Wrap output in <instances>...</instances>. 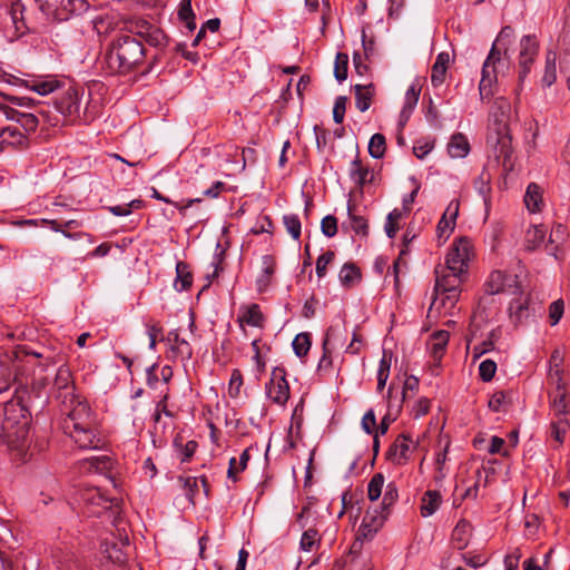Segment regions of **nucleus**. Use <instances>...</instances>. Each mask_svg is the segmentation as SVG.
I'll use <instances>...</instances> for the list:
<instances>
[{
  "label": "nucleus",
  "mask_w": 570,
  "mask_h": 570,
  "mask_svg": "<svg viewBox=\"0 0 570 570\" xmlns=\"http://www.w3.org/2000/svg\"><path fill=\"white\" fill-rule=\"evenodd\" d=\"M0 439L12 450L23 453L29 446L31 413L20 400L6 402L0 409Z\"/></svg>",
  "instance_id": "obj_1"
},
{
  "label": "nucleus",
  "mask_w": 570,
  "mask_h": 570,
  "mask_svg": "<svg viewBox=\"0 0 570 570\" xmlns=\"http://www.w3.org/2000/svg\"><path fill=\"white\" fill-rule=\"evenodd\" d=\"M145 56L139 40L130 35H120L107 49L104 66L110 75H127L144 61Z\"/></svg>",
  "instance_id": "obj_2"
},
{
  "label": "nucleus",
  "mask_w": 570,
  "mask_h": 570,
  "mask_svg": "<svg viewBox=\"0 0 570 570\" xmlns=\"http://www.w3.org/2000/svg\"><path fill=\"white\" fill-rule=\"evenodd\" d=\"M513 36L514 30L512 27H503L483 62L479 83L482 100L490 99L493 96V87L498 81V76L508 66V50L512 43Z\"/></svg>",
  "instance_id": "obj_3"
},
{
  "label": "nucleus",
  "mask_w": 570,
  "mask_h": 570,
  "mask_svg": "<svg viewBox=\"0 0 570 570\" xmlns=\"http://www.w3.org/2000/svg\"><path fill=\"white\" fill-rule=\"evenodd\" d=\"M435 298L433 299L430 311L435 309L441 313L450 312L460 298V286L466 273H459L448 267L438 265L435 267Z\"/></svg>",
  "instance_id": "obj_4"
},
{
  "label": "nucleus",
  "mask_w": 570,
  "mask_h": 570,
  "mask_svg": "<svg viewBox=\"0 0 570 570\" xmlns=\"http://www.w3.org/2000/svg\"><path fill=\"white\" fill-rule=\"evenodd\" d=\"M399 499L397 487L394 482L385 485L381 510H367L363 517L360 532L363 537L367 538L376 533L384 524L385 520L391 513V508Z\"/></svg>",
  "instance_id": "obj_5"
},
{
  "label": "nucleus",
  "mask_w": 570,
  "mask_h": 570,
  "mask_svg": "<svg viewBox=\"0 0 570 570\" xmlns=\"http://www.w3.org/2000/svg\"><path fill=\"white\" fill-rule=\"evenodd\" d=\"M42 13L55 21H66L89 9L87 0H35Z\"/></svg>",
  "instance_id": "obj_6"
},
{
  "label": "nucleus",
  "mask_w": 570,
  "mask_h": 570,
  "mask_svg": "<svg viewBox=\"0 0 570 570\" xmlns=\"http://www.w3.org/2000/svg\"><path fill=\"white\" fill-rule=\"evenodd\" d=\"M26 356L24 352L0 347V394L18 380Z\"/></svg>",
  "instance_id": "obj_7"
},
{
  "label": "nucleus",
  "mask_w": 570,
  "mask_h": 570,
  "mask_svg": "<svg viewBox=\"0 0 570 570\" xmlns=\"http://www.w3.org/2000/svg\"><path fill=\"white\" fill-rule=\"evenodd\" d=\"M488 142L494 148V156L501 164L504 171H511L513 169L512 161V137L508 125L503 121L497 122L494 134L488 136Z\"/></svg>",
  "instance_id": "obj_8"
},
{
  "label": "nucleus",
  "mask_w": 570,
  "mask_h": 570,
  "mask_svg": "<svg viewBox=\"0 0 570 570\" xmlns=\"http://www.w3.org/2000/svg\"><path fill=\"white\" fill-rule=\"evenodd\" d=\"M81 95L75 88H69L61 98L55 101V108L70 121L81 120L89 122L94 119V114L89 111L88 106L81 108Z\"/></svg>",
  "instance_id": "obj_9"
},
{
  "label": "nucleus",
  "mask_w": 570,
  "mask_h": 570,
  "mask_svg": "<svg viewBox=\"0 0 570 570\" xmlns=\"http://www.w3.org/2000/svg\"><path fill=\"white\" fill-rule=\"evenodd\" d=\"M51 394L62 404L76 402V386L70 368L61 365L56 372L51 383Z\"/></svg>",
  "instance_id": "obj_10"
},
{
  "label": "nucleus",
  "mask_w": 570,
  "mask_h": 570,
  "mask_svg": "<svg viewBox=\"0 0 570 570\" xmlns=\"http://www.w3.org/2000/svg\"><path fill=\"white\" fill-rule=\"evenodd\" d=\"M68 409L67 416L62 421V430L68 431L69 429H77V426H88L94 424V417L91 409L87 402L81 401L79 396H76L73 404H63Z\"/></svg>",
  "instance_id": "obj_11"
},
{
  "label": "nucleus",
  "mask_w": 570,
  "mask_h": 570,
  "mask_svg": "<svg viewBox=\"0 0 570 570\" xmlns=\"http://www.w3.org/2000/svg\"><path fill=\"white\" fill-rule=\"evenodd\" d=\"M266 395L275 404L284 406L289 399V385L286 380V371L283 367H275L268 383H266Z\"/></svg>",
  "instance_id": "obj_12"
},
{
  "label": "nucleus",
  "mask_w": 570,
  "mask_h": 570,
  "mask_svg": "<svg viewBox=\"0 0 570 570\" xmlns=\"http://www.w3.org/2000/svg\"><path fill=\"white\" fill-rule=\"evenodd\" d=\"M471 248V242L465 237L454 242L445 257L444 266L454 272L466 273Z\"/></svg>",
  "instance_id": "obj_13"
},
{
  "label": "nucleus",
  "mask_w": 570,
  "mask_h": 570,
  "mask_svg": "<svg viewBox=\"0 0 570 570\" xmlns=\"http://www.w3.org/2000/svg\"><path fill=\"white\" fill-rule=\"evenodd\" d=\"M13 83L30 89L40 96H47L62 86V82L55 76H28L27 78H14Z\"/></svg>",
  "instance_id": "obj_14"
},
{
  "label": "nucleus",
  "mask_w": 570,
  "mask_h": 570,
  "mask_svg": "<svg viewBox=\"0 0 570 570\" xmlns=\"http://www.w3.org/2000/svg\"><path fill=\"white\" fill-rule=\"evenodd\" d=\"M539 52V42L535 36L527 35L521 38L520 41V55H519V78L523 80L531 70V67Z\"/></svg>",
  "instance_id": "obj_15"
},
{
  "label": "nucleus",
  "mask_w": 570,
  "mask_h": 570,
  "mask_svg": "<svg viewBox=\"0 0 570 570\" xmlns=\"http://www.w3.org/2000/svg\"><path fill=\"white\" fill-rule=\"evenodd\" d=\"M485 291L491 295L499 293L518 294L520 286L515 275H508L501 271H494L490 274L485 283Z\"/></svg>",
  "instance_id": "obj_16"
},
{
  "label": "nucleus",
  "mask_w": 570,
  "mask_h": 570,
  "mask_svg": "<svg viewBox=\"0 0 570 570\" xmlns=\"http://www.w3.org/2000/svg\"><path fill=\"white\" fill-rule=\"evenodd\" d=\"M63 432L72 439L79 449L82 450L100 449L104 444V441L97 433L94 424L88 426H77V429H69Z\"/></svg>",
  "instance_id": "obj_17"
},
{
  "label": "nucleus",
  "mask_w": 570,
  "mask_h": 570,
  "mask_svg": "<svg viewBox=\"0 0 570 570\" xmlns=\"http://www.w3.org/2000/svg\"><path fill=\"white\" fill-rule=\"evenodd\" d=\"M0 111L8 120H12L23 128L26 135L36 131L39 125V118L36 112L20 110L4 104H0Z\"/></svg>",
  "instance_id": "obj_18"
},
{
  "label": "nucleus",
  "mask_w": 570,
  "mask_h": 570,
  "mask_svg": "<svg viewBox=\"0 0 570 570\" xmlns=\"http://www.w3.org/2000/svg\"><path fill=\"white\" fill-rule=\"evenodd\" d=\"M416 446L417 443L407 434H400L389 448L386 459L399 465L404 464Z\"/></svg>",
  "instance_id": "obj_19"
},
{
  "label": "nucleus",
  "mask_w": 570,
  "mask_h": 570,
  "mask_svg": "<svg viewBox=\"0 0 570 570\" xmlns=\"http://www.w3.org/2000/svg\"><path fill=\"white\" fill-rule=\"evenodd\" d=\"M8 146L16 148H26L28 146V136L16 125L0 130V151L4 150Z\"/></svg>",
  "instance_id": "obj_20"
},
{
  "label": "nucleus",
  "mask_w": 570,
  "mask_h": 570,
  "mask_svg": "<svg viewBox=\"0 0 570 570\" xmlns=\"http://www.w3.org/2000/svg\"><path fill=\"white\" fill-rule=\"evenodd\" d=\"M472 533L469 521L462 519L454 527L451 534V542L454 549L463 550L468 547Z\"/></svg>",
  "instance_id": "obj_21"
},
{
  "label": "nucleus",
  "mask_w": 570,
  "mask_h": 570,
  "mask_svg": "<svg viewBox=\"0 0 570 570\" xmlns=\"http://www.w3.org/2000/svg\"><path fill=\"white\" fill-rule=\"evenodd\" d=\"M450 62L451 57L449 52L442 51L436 56L431 71V82L433 87H439L445 81V75Z\"/></svg>",
  "instance_id": "obj_22"
},
{
  "label": "nucleus",
  "mask_w": 570,
  "mask_h": 570,
  "mask_svg": "<svg viewBox=\"0 0 570 570\" xmlns=\"http://www.w3.org/2000/svg\"><path fill=\"white\" fill-rule=\"evenodd\" d=\"M351 179L358 186L363 187L367 183H372L374 174L365 166H363L361 159L355 157L350 168Z\"/></svg>",
  "instance_id": "obj_23"
},
{
  "label": "nucleus",
  "mask_w": 570,
  "mask_h": 570,
  "mask_svg": "<svg viewBox=\"0 0 570 570\" xmlns=\"http://www.w3.org/2000/svg\"><path fill=\"white\" fill-rule=\"evenodd\" d=\"M354 92H355V99H356V108L361 112L366 111L371 107L372 99L375 95L374 85L373 83L355 85Z\"/></svg>",
  "instance_id": "obj_24"
},
{
  "label": "nucleus",
  "mask_w": 570,
  "mask_h": 570,
  "mask_svg": "<svg viewBox=\"0 0 570 570\" xmlns=\"http://www.w3.org/2000/svg\"><path fill=\"white\" fill-rule=\"evenodd\" d=\"M550 407L556 417H566L569 413L566 389L554 390L549 394Z\"/></svg>",
  "instance_id": "obj_25"
},
{
  "label": "nucleus",
  "mask_w": 570,
  "mask_h": 570,
  "mask_svg": "<svg viewBox=\"0 0 570 570\" xmlns=\"http://www.w3.org/2000/svg\"><path fill=\"white\" fill-rule=\"evenodd\" d=\"M80 469L88 472L104 473L112 466V461L108 455L91 456L79 462Z\"/></svg>",
  "instance_id": "obj_26"
},
{
  "label": "nucleus",
  "mask_w": 570,
  "mask_h": 570,
  "mask_svg": "<svg viewBox=\"0 0 570 570\" xmlns=\"http://www.w3.org/2000/svg\"><path fill=\"white\" fill-rule=\"evenodd\" d=\"M347 215L353 232L357 235L366 237L368 235L367 219L358 214L356 206L352 203H348L347 205Z\"/></svg>",
  "instance_id": "obj_27"
},
{
  "label": "nucleus",
  "mask_w": 570,
  "mask_h": 570,
  "mask_svg": "<svg viewBox=\"0 0 570 570\" xmlns=\"http://www.w3.org/2000/svg\"><path fill=\"white\" fill-rule=\"evenodd\" d=\"M276 264L271 255L263 256V271L256 279L257 291L263 293L271 284V278L275 273Z\"/></svg>",
  "instance_id": "obj_28"
},
{
  "label": "nucleus",
  "mask_w": 570,
  "mask_h": 570,
  "mask_svg": "<svg viewBox=\"0 0 570 570\" xmlns=\"http://www.w3.org/2000/svg\"><path fill=\"white\" fill-rule=\"evenodd\" d=\"M448 151L452 158H463L470 151L468 138L461 134H454L448 144Z\"/></svg>",
  "instance_id": "obj_29"
},
{
  "label": "nucleus",
  "mask_w": 570,
  "mask_h": 570,
  "mask_svg": "<svg viewBox=\"0 0 570 570\" xmlns=\"http://www.w3.org/2000/svg\"><path fill=\"white\" fill-rule=\"evenodd\" d=\"M146 42L155 48L163 49L168 43V38L165 32L156 27L146 23V30L140 32Z\"/></svg>",
  "instance_id": "obj_30"
},
{
  "label": "nucleus",
  "mask_w": 570,
  "mask_h": 570,
  "mask_svg": "<svg viewBox=\"0 0 570 570\" xmlns=\"http://www.w3.org/2000/svg\"><path fill=\"white\" fill-rule=\"evenodd\" d=\"M176 279L174 283L175 288L178 292L187 291L191 287L193 275L189 269V265L185 262H178L176 264Z\"/></svg>",
  "instance_id": "obj_31"
},
{
  "label": "nucleus",
  "mask_w": 570,
  "mask_h": 570,
  "mask_svg": "<svg viewBox=\"0 0 570 570\" xmlns=\"http://www.w3.org/2000/svg\"><path fill=\"white\" fill-rule=\"evenodd\" d=\"M524 204L528 210L531 213H537L541 210L543 202L541 188L539 187V185L531 183L528 186L524 195Z\"/></svg>",
  "instance_id": "obj_32"
},
{
  "label": "nucleus",
  "mask_w": 570,
  "mask_h": 570,
  "mask_svg": "<svg viewBox=\"0 0 570 570\" xmlns=\"http://www.w3.org/2000/svg\"><path fill=\"white\" fill-rule=\"evenodd\" d=\"M546 232L543 225H532L525 233V249L529 252L537 249L543 243Z\"/></svg>",
  "instance_id": "obj_33"
},
{
  "label": "nucleus",
  "mask_w": 570,
  "mask_h": 570,
  "mask_svg": "<svg viewBox=\"0 0 570 570\" xmlns=\"http://www.w3.org/2000/svg\"><path fill=\"white\" fill-rule=\"evenodd\" d=\"M249 459V449H246L242 452L239 461H237L236 458H232L228 462L227 478L233 482H237V474L247 469Z\"/></svg>",
  "instance_id": "obj_34"
},
{
  "label": "nucleus",
  "mask_w": 570,
  "mask_h": 570,
  "mask_svg": "<svg viewBox=\"0 0 570 570\" xmlns=\"http://www.w3.org/2000/svg\"><path fill=\"white\" fill-rule=\"evenodd\" d=\"M238 321L240 323H246L249 326L263 327L265 318L259 306L257 304H252L245 308Z\"/></svg>",
  "instance_id": "obj_35"
},
{
  "label": "nucleus",
  "mask_w": 570,
  "mask_h": 570,
  "mask_svg": "<svg viewBox=\"0 0 570 570\" xmlns=\"http://www.w3.org/2000/svg\"><path fill=\"white\" fill-rule=\"evenodd\" d=\"M441 504V495L438 491L429 490L424 493L421 504V514L426 518L432 515Z\"/></svg>",
  "instance_id": "obj_36"
},
{
  "label": "nucleus",
  "mask_w": 570,
  "mask_h": 570,
  "mask_svg": "<svg viewBox=\"0 0 570 570\" xmlns=\"http://www.w3.org/2000/svg\"><path fill=\"white\" fill-rule=\"evenodd\" d=\"M167 340L169 342L174 343L173 351H175L176 353L180 354L181 356H184L186 358L191 357V355H193L191 346L185 338H181L179 336L177 331L169 332Z\"/></svg>",
  "instance_id": "obj_37"
},
{
  "label": "nucleus",
  "mask_w": 570,
  "mask_h": 570,
  "mask_svg": "<svg viewBox=\"0 0 570 570\" xmlns=\"http://www.w3.org/2000/svg\"><path fill=\"white\" fill-rule=\"evenodd\" d=\"M360 279L361 272L358 267H356L353 263H346L343 265L340 272V281L342 285L350 287Z\"/></svg>",
  "instance_id": "obj_38"
},
{
  "label": "nucleus",
  "mask_w": 570,
  "mask_h": 570,
  "mask_svg": "<svg viewBox=\"0 0 570 570\" xmlns=\"http://www.w3.org/2000/svg\"><path fill=\"white\" fill-rule=\"evenodd\" d=\"M178 18L185 27L193 31L196 29L195 13L191 8V0H183L178 9Z\"/></svg>",
  "instance_id": "obj_39"
},
{
  "label": "nucleus",
  "mask_w": 570,
  "mask_h": 570,
  "mask_svg": "<svg viewBox=\"0 0 570 570\" xmlns=\"http://www.w3.org/2000/svg\"><path fill=\"white\" fill-rule=\"evenodd\" d=\"M385 478L382 473H375L367 484V498L374 502L382 495Z\"/></svg>",
  "instance_id": "obj_40"
},
{
  "label": "nucleus",
  "mask_w": 570,
  "mask_h": 570,
  "mask_svg": "<svg viewBox=\"0 0 570 570\" xmlns=\"http://www.w3.org/2000/svg\"><path fill=\"white\" fill-rule=\"evenodd\" d=\"M386 150V140L382 134H374L368 142V154L375 158L381 159Z\"/></svg>",
  "instance_id": "obj_41"
},
{
  "label": "nucleus",
  "mask_w": 570,
  "mask_h": 570,
  "mask_svg": "<svg viewBox=\"0 0 570 570\" xmlns=\"http://www.w3.org/2000/svg\"><path fill=\"white\" fill-rule=\"evenodd\" d=\"M557 80L556 55L548 52L546 57L544 75L542 77L543 86L550 87Z\"/></svg>",
  "instance_id": "obj_42"
},
{
  "label": "nucleus",
  "mask_w": 570,
  "mask_h": 570,
  "mask_svg": "<svg viewBox=\"0 0 570 570\" xmlns=\"http://www.w3.org/2000/svg\"><path fill=\"white\" fill-rule=\"evenodd\" d=\"M311 345H312L311 335L308 333L297 334L292 343L294 353L298 357L306 356L311 348Z\"/></svg>",
  "instance_id": "obj_43"
},
{
  "label": "nucleus",
  "mask_w": 570,
  "mask_h": 570,
  "mask_svg": "<svg viewBox=\"0 0 570 570\" xmlns=\"http://www.w3.org/2000/svg\"><path fill=\"white\" fill-rule=\"evenodd\" d=\"M321 542L318 531L314 528H308L302 534L299 547L304 551H312Z\"/></svg>",
  "instance_id": "obj_44"
},
{
  "label": "nucleus",
  "mask_w": 570,
  "mask_h": 570,
  "mask_svg": "<svg viewBox=\"0 0 570 570\" xmlns=\"http://www.w3.org/2000/svg\"><path fill=\"white\" fill-rule=\"evenodd\" d=\"M551 436L558 442L562 443L564 440V435L570 428V423L567 417H557V420L551 422Z\"/></svg>",
  "instance_id": "obj_45"
},
{
  "label": "nucleus",
  "mask_w": 570,
  "mask_h": 570,
  "mask_svg": "<svg viewBox=\"0 0 570 570\" xmlns=\"http://www.w3.org/2000/svg\"><path fill=\"white\" fill-rule=\"evenodd\" d=\"M421 89L417 88L415 85H412L405 94V102L403 106V116L406 115V118H410L413 109L415 108L419 97H420Z\"/></svg>",
  "instance_id": "obj_46"
},
{
  "label": "nucleus",
  "mask_w": 570,
  "mask_h": 570,
  "mask_svg": "<svg viewBox=\"0 0 570 570\" xmlns=\"http://www.w3.org/2000/svg\"><path fill=\"white\" fill-rule=\"evenodd\" d=\"M347 69L348 56L346 53L338 52L334 65V76L338 82H342L347 78Z\"/></svg>",
  "instance_id": "obj_47"
},
{
  "label": "nucleus",
  "mask_w": 570,
  "mask_h": 570,
  "mask_svg": "<svg viewBox=\"0 0 570 570\" xmlns=\"http://www.w3.org/2000/svg\"><path fill=\"white\" fill-rule=\"evenodd\" d=\"M174 446L179 451L180 454V461L187 462L191 459V456L195 454L198 443L194 440L188 441L186 444L180 443V439L176 438L174 440Z\"/></svg>",
  "instance_id": "obj_48"
},
{
  "label": "nucleus",
  "mask_w": 570,
  "mask_h": 570,
  "mask_svg": "<svg viewBox=\"0 0 570 570\" xmlns=\"http://www.w3.org/2000/svg\"><path fill=\"white\" fill-rule=\"evenodd\" d=\"M283 223L286 227L287 233L294 238L301 237L302 224L297 215L287 214L283 216Z\"/></svg>",
  "instance_id": "obj_49"
},
{
  "label": "nucleus",
  "mask_w": 570,
  "mask_h": 570,
  "mask_svg": "<svg viewBox=\"0 0 570 570\" xmlns=\"http://www.w3.org/2000/svg\"><path fill=\"white\" fill-rule=\"evenodd\" d=\"M153 197L158 199V200H161V202H164L166 204H173L180 212L181 215H185L186 210L189 207H191L194 204H197V203L202 202L200 198H191V199H187V200H181L180 203H174L169 198L163 196L156 189H154Z\"/></svg>",
  "instance_id": "obj_50"
},
{
  "label": "nucleus",
  "mask_w": 570,
  "mask_h": 570,
  "mask_svg": "<svg viewBox=\"0 0 570 570\" xmlns=\"http://www.w3.org/2000/svg\"><path fill=\"white\" fill-rule=\"evenodd\" d=\"M510 315L515 321L520 322L522 318L528 317V302L521 298H515L510 303Z\"/></svg>",
  "instance_id": "obj_51"
},
{
  "label": "nucleus",
  "mask_w": 570,
  "mask_h": 570,
  "mask_svg": "<svg viewBox=\"0 0 570 570\" xmlns=\"http://www.w3.org/2000/svg\"><path fill=\"white\" fill-rule=\"evenodd\" d=\"M40 223L45 226H48L53 232L61 233L65 237L69 239H79L82 236H88L85 233H70L62 228V223H59L55 219H41Z\"/></svg>",
  "instance_id": "obj_52"
},
{
  "label": "nucleus",
  "mask_w": 570,
  "mask_h": 570,
  "mask_svg": "<svg viewBox=\"0 0 570 570\" xmlns=\"http://www.w3.org/2000/svg\"><path fill=\"white\" fill-rule=\"evenodd\" d=\"M243 386V374L240 370L234 368L228 383V394L235 399L239 396L240 387Z\"/></svg>",
  "instance_id": "obj_53"
},
{
  "label": "nucleus",
  "mask_w": 570,
  "mask_h": 570,
  "mask_svg": "<svg viewBox=\"0 0 570 570\" xmlns=\"http://www.w3.org/2000/svg\"><path fill=\"white\" fill-rule=\"evenodd\" d=\"M497 372V364L492 360H484L479 365V375L483 382H490Z\"/></svg>",
  "instance_id": "obj_54"
},
{
  "label": "nucleus",
  "mask_w": 570,
  "mask_h": 570,
  "mask_svg": "<svg viewBox=\"0 0 570 570\" xmlns=\"http://www.w3.org/2000/svg\"><path fill=\"white\" fill-rule=\"evenodd\" d=\"M362 47L365 59L371 60L377 55L375 40L366 35L365 29L362 30Z\"/></svg>",
  "instance_id": "obj_55"
},
{
  "label": "nucleus",
  "mask_w": 570,
  "mask_h": 570,
  "mask_svg": "<svg viewBox=\"0 0 570 570\" xmlns=\"http://www.w3.org/2000/svg\"><path fill=\"white\" fill-rule=\"evenodd\" d=\"M321 230L326 237H334L337 234V219L333 215L325 216L321 222Z\"/></svg>",
  "instance_id": "obj_56"
},
{
  "label": "nucleus",
  "mask_w": 570,
  "mask_h": 570,
  "mask_svg": "<svg viewBox=\"0 0 570 570\" xmlns=\"http://www.w3.org/2000/svg\"><path fill=\"white\" fill-rule=\"evenodd\" d=\"M334 257L335 254L332 250H327L318 256L316 261V274L320 278L325 276L327 265L333 262Z\"/></svg>",
  "instance_id": "obj_57"
},
{
  "label": "nucleus",
  "mask_w": 570,
  "mask_h": 570,
  "mask_svg": "<svg viewBox=\"0 0 570 570\" xmlns=\"http://www.w3.org/2000/svg\"><path fill=\"white\" fill-rule=\"evenodd\" d=\"M564 311V305L561 299L554 301L549 306V321L552 326L557 325L561 320Z\"/></svg>",
  "instance_id": "obj_58"
},
{
  "label": "nucleus",
  "mask_w": 570,
  "mask_h": 570,
  "mask_svg": "<svg viewBox=\"0 0 570 570\" xmlns=\"http://www.w3.org/2000/svg\"><path fill=\"white\" fill-rule=\"evenodd\" d=\"M346 101L347 98L344 96H338L335 99L334 108H333V119L336 124H342L345 116L346 110Z\"/></svg>",
  "instance_id": "obj_59"
},
{
  "label": "nucleus",
  "mask_w": 570,
  "mask_h": 570,
  "mask_svg": "<svg viewBox=\"0 0 570 570\" xmlns=\"http://www.w3.org/2000/svg\"><path fill=\"white\" fill-rule=\"evenodd\" d=\"M474 186L479 194L485 199L487 195L490 193V175L487 173H482L480 177L474 181Z\"/></svg>",
  "instance_id": "obj_60"
},
{
  "label": "nucleus",
  "mask_w": 570,
  "mask_h": 570,
  "mask_svg": "<svg viewBox=\"0 0 570 570\" xmlns=\"http://www.w3.org/2000/svg\"><path fill=\"white\" fill-rule=\"evenodd\" d=\"M362 428L367 434H373L376 429V419L373 410H368L362 419Z\"/></svg>",
  "instance_id": "obj_61"
},
{
  "label": "nucleus",
  "mask_w": 570,
  "mask_h": 570,
  "mask_svg": "<svg viewBox=\"0 0 570 570\" xmlns=\"http://www.w3.org/2000/svg\"><path fill=\"white\" fill-rule=\"evenodd\" d=\"M146 327L149 336V348L155 350L157 336L163 332V327L159 323H148Z\"/></svg>",
  "instance_id": "obj_62"
},
{
  "label": "nucleus",
  "mask_w": 570,
  "mask_h": 570,
  "mask_svg": "<svg viewBox=\"0 0 570 570\" xmlns=\"http://www.w3.org/2000/svg\"><path fill=\"white\" fill-rule=\"evenodd\" d=\"M461 559L465 564L474 569L482 567L487 562V559L482 554L462 553Z\"/></svg>",
  "instance_id": "obj_63"
},
{
  "label": "nucleus",
  "mask_w": 570,
  "mask_h": 570,
  "mask_svg": "<svg viewBox=\"0 0 570 570\" xmlns=\"http://www.w3.org/2000/svg\"><path fill=\"white\" fill-rule=\"evenodd\" d=\"M505 399L507 395L504 392H495L489 400V407L494 412H499L505 403Z\"/></svg>",
  "instance_id": "obj_64"
}]
</instances>
